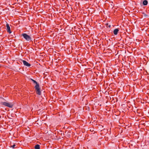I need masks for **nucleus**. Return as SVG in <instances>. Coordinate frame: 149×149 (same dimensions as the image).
<instances>
[{"label":"nucleus","instance_id":"f257e3e1","mask_svg":"<svg viewBox=\"0 0 149 149\" xmlns=\"http://www.w3.org/2000/svg\"><path fill=\"white\" fill-rule=\"evenodd\" d=\"M30 79L34 83H35L36 84L35 86V88L36 91V93L38 95H40L41 94V92L40 91V88L39 84L36 81L33 79Z\"/></svg>","mask_w":149,"mask_h":149},{"label":"nucleus","instance_id":"f03ea898","mask_svg":"<svg viewBox=\"0 0 149 149\" xmlns=\"http://www.w3.org/2000/svg\"><path fill=\"white\" fill-rule=\"evenodd\" d=\"M22 36L27 41H30L31 40V38L26 33L23 34H22Z\"/></svg>","mask_w":149,"mask_h":149},{"label":"nucleus","instance_id":"7ed1b4c3","mask_svg":"<svg viewBox=\"0 0 149 149\" xmlns=\"http://www.w3.org/2000/svg\"><path fill=\"white\" fill-rule=\"evenodd\" d=\"M21 62L23 63L24 65L27 67H30L31 65L30 63H29L26 61L24 60H21Z\"/></svg>","mask_w":149,"mask_h":149},{"label":"nucleus","instance_id":"20e7f679","mask_svg":"<svg viewBox=\"0 0 149 149\" xmlns=\"http://www.w3.org/2000/svg\"><path fill=\"white\" fill-rule=\"evenodd\" d=\"M2 103L3 105L10 108H11L13 107V105L7 102H2Z\"/></svg>","mask_w":149,"mask_h":149},{"label":"nucleus","instance_id":"39448f33","mask_svg":"<svg viewBox=\"0 0 149 149\" xmlns=\"http://www.w3.org/2000/svg\"><path fill=\"white\" fill-rule=\"evenodd\" d=\"M6 27L7 28V31L9 33H11V31L10 30V27L9 25V24L8 23H7L6 24Z\"/></svg>","mask_w":149,"mask_h":149},{"label":"nucleus","instance_id":"423d86ee","mask_svg":"<svg viewBox=\"0 0 149 149\" xmlns=\"http://www.w3.org/2000/svg\"><path fill=\"white\" fill-rule=\"evenodd\" d=\"M119 31V29H115L113 31V33L115 35H116L117 34L118 31Z\"/></svg>","mask_w":149,"mask_h":149},{"label":"nucleus","instance_id":"0eeeda50","mask_svg":"<svg viewBox=\"0 0 149 149\" xmlns=\"http://www.w3.org/2000/svg\"><path fill=\"white\" fill-rule=\"evenodd\" d=\"M35 149H39L40 148V145L38 144L34 146Z\"/></svg>","mask_w":149,"mask_h":149},{"label":"nucleus","instance_id":"6e6552de","mask_svg":"<svg viewBox=\"0 0 149 149\" xmlns=\"http://www.w3.org/2000/svg\"><path fill=\"white\" fill-rule=\"evenodd\" d=\"M148 1L146 0H144L143 2V4L144 6L148 4Z\"/></svg>","mask_w":149,"mask_h":149},{"label":"nucleus","instance_id":"1a4fd4ad","mask_svg":"<svg viewBox=\"0 0 149 149\" xmlns=\"http://www.w3.org/2000/svg\"><path fill=\"white\" fill-rule=\"evenodd\" d=\"M16 146V145L15 144H13L12 146V147L13 148H15V146Z\"/></svg>","mask_w":149,"mask_h":149},{"label":"nucleus","instance_id":"9d476101","mask_svg":"<svg viewBox=\"0 0 149 149\" xmlns=\"http://www.w3.org/2000/svg\"><path fill=\"white\" fill-rule=\"evenodd\" d=\"M109 27H111V25H109Z\"/></svg>","mask_w":149,"mask_h":149},{"label":"nucleus","instance_id":"9b49d317","mask_svg":"<svg viewBox=\"0 0 149 149\" xmlns=\"http://www.w3.org/2000/svg\"><path fill=\"white\" fill-rule=\"evenodd\" d=\"M1 67V65H0V68Z\"/></svg>","mask_w":149,"mask_h":149}]
</instances>
